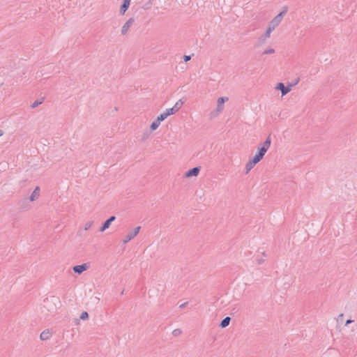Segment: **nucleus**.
<instances>
[{
	"label": "nucleus",
	"mask_w": 357,
	"mask_h": 357,
	"mask_svg": "<svg viewBox=\"0 0 357 357\" xmlns=\"http://www.w3.org/2000/svg\"><path fill=\"white\" fill-rule=\"evenodd\" d=\"M56 303H60L58 298L55 296L47 298L44 300L43 307L47 310L50 313H54L57 309Z\"/></svg>",
	"instance_id": "nucleus-1"
},
{
	"label": "nucleus",
	"mask_w": 357,
	"mask_h": 357,
	"mask_svg": "<svg viewBox=\"0 0 357 357\" xmlns=\"http://www.w3.org/2000/svg\"><path fill=\"white\" fill-rule=\"evenodd\" d=\"M288 11V7L284 6L282 7V11L278 14L269 23L268 26L273 30L277 27L283 19V17Z\"/></svg>",
	"instance_id": "nucleus-2"
},
{
	"label": "nucleus",
	"mask_w": 357,
	"mask_h": 357,
	"mask_svg": "<svg viewBox=\"0 0 357 357\" xmlns=\"http://www.w3.org/2000/svg\"><path fill=\"white\" fill-rule=\"evenodd\" d=\"M271 143V139L270 135L267 137L266 140L262 143L260 144L257 149V152L260 156L264 158V155L266 154V151L269 149Z\"/></svg>",
	"instance_id": "nucleus-3"
},
{
	"label": "nucleus",
	"mask_w": 357,
	"mask_h": 357,
	"mask_svg": "<svg viewBox=\"0 0 357 357\" xmlns=\"http://www.w3.org/2000/svg\"><path fill=\"white\" fill-rule=\"evenodd\" d=\"M141 229V227H137L130 232H128L123 238L122 241L124 244L127 243L130 241H131L132 238H134L139 232Z\"/></svg>",
	"instance_id": "nucleus-4"
},
{
	"label": "nucleus",
	"mask_w": 357,
	"mask_h": 357,
	"mask_svg": "<svg viewBox=\"0 0 357 357\" xmlns=\"http://www.w3.org/2000/svg\"><path fill=\"white\" fill-rule=\"evenodd\" d=\"M89 268V265L86 263H84L81 265L74 266L73 270L75 273L80 275L84 271H86Z\"/></svg>",
	"instance_id": "nucleus-5"
},
{
	"label": "nucleus",
	"mask_w": 357,
	"mask_h": 357,
	"mask_svg": "<svg viewBox=\"0 0 357 357\" xmlns=\"http://www.w3.org/2000/svg\"><path fill=\"white\" fill-rule=\"evenodd\" d=\"M275 89L281 91L282 96L287 94L291 89V86H289V84L287 86H284V84L282 82H279L277 84Z\"/></svg>",
	"instance_id": "nucleus-6"
},
{
	"label": "nucleus",
	"mask_w": 357,
	"mask_h": 357,
	"mask_svg": "<svg viewBox=\"0 0 357 357\" xmlns=\"http://www.w3.org/2000/svg\"><path fill=\"white\" fill-rule=\"evenodd\" d=\"M200 169H201V167H195L189 169L188 171H187L185 173V176L186 178H190L192 176H197L199 174Z\"/></svg>",
	"instance_id": "nucleus-7"
},
{
	"label": "nucleus",
	"mask_w": 357,
	"mask_h": 357,
	"mask_svg": "<svg viewBox=\"0 0 357 357\" xmlns=\"http://www.w3.org/2000/svg\"><path fill=\"white\" fill-rule=\"evenodd\" d=\"M229 98L226 96L220 97L218 99V104L216 110L218 112H221L224 109V104L227 102Z\"/></svg>",
	"instance_id": "nucleus-8"
},
{
	"label": "nucleus",
	"mask_w": 357,
	"mask_h": 357,
	"mask_svg": "<svg viewBox=\"0 0 357 357\" xmlns=\"http://www.w3.org/2000/svg\"><path fill=\"white\" fill-rule=\"evenodd\" d=\"M29 199L27 197L23 198L18 201L17 205L22 210H26L29 207Z\"/></svg>",
	"instance_id": "nucleus-9"
},
{
	"label": "nucleus",
	"mask_w": 357,
	"mask_h": 357,
	"mask_svg": "<svg viewBox=\"0 0 357 357\" xmlns=\"http://www.w3.org/2000/svg\"><path fill=\"white\" fill-rule=\"evenodd\" d=\"M134 21H135L134 18L131 17L124 24V25L123 26V27L121 29V34L122 35H126L128 33L129 29L133 24Z\"/></svg>",
	"instance_id": "nucleus-10"
},
{
	"label": "nucleus",
	"mask_w": 357,
	"mask_h": 357,
	"mask_svg": "<svg viewBox=\"0 0 357 357\" xmlns=\"http://www.w3.org/2000/svg\"><path fill=\"white\" fill-rule=\"evenodd\" d=\"M131 0H123V3L120 7L119 13L121 15H124L130 5Z\"/></svg>",
	"instance_id": "nucleus-11"
},
{
	"label": "nucleus",
	"mask_w": 357,
	"mask_h": 357,
	"mask_svg": "<svg viewBox=\"0 0 357 357\" xmlns=\"http://www.w3.org/2000/svg\"><path fill=\"white\" fill-rule=\"evenodd\" d=\"M154 0H148L145 3H144L143 5H140L139 6H138L137 8H136V10H138L139 9H143V10H149L152 7V5H153V2Z\"/></svg>",
	"instance_id": "nucleus-12"
},
{
	"label": "nucleus",
	"mask_w": 357,
	"mask_h": 357,
	"mask_svg": "<svg viewBox=\"0 0 357 357\" xmlns=\"http://www.w3.org/2000/svg\"><path fill=\"white\" fill-rule=\"evenodd\" d=\"M40 188L38 186H36V188L33 190L31 195L29 198V201L32 202V201H34L35 199H38V197L40 196Z\"/></svg>",
	"instance_id": "nucleus-13"
},
{
	"label": "nucleus",
	"mask_w": 357,
	"mask_h": 357,
	"mask_svg": "<svg viewBox=\"0 0 357 357\" xmlns=\"http://www.w3.org/2000/svg\"><path fill=\"white\" fill-rule=\"evenodd\" d=\"M230 321H231V318L229 317H226L221 321V322L220 324V326L222 328H226L227 326H228L229 325Z\"/></svg>",
	"instance_id": "nucleus-14"
},
{
	"label": "nucleus",
	"mask_w": 357,
	"mask_h": 357,
	"mask_svg": "<svg viewBox=\"0 0 357 357\" xmlns=\"http://www.w3.org/2000/svg\"><path fill=\"white\" fill-rule=\"evenodd\" d=\"M50 334L49 329H46L40 333V337L42 340H47L50 338Z\"/></svg>",
	"instance_id": "nucleus-15"
},
{
	"label": "nucleus",
	"mask_w": 357,
	"mask_h": 357,
	"mask_svg": "<svg viewBox=\"0 0 357 357\" xmlns=\"http://www.w3.org/2000/svg\"><path fill=\"white\" fill-rule=\"evenodd\" d=\"M111 222L109 221H108V220H106L102 224V226L100 227L99 231L100 232H103L104 231H105L107 229H108L109 227V226L111 225Z\"/></svg>",
	"instance_id": "nucleus-16"
},
{
	"label": "nucleus",
	"mask_w": 357,
	"mask_h": 357,
	"mask_svg": "<svg viewBox=\"0 0 357 357\" xmlns=\"http://www.w3.org/2000/svg\"><path fill=\"white\" fill-rule=\"evenodd\" d=\"M183 105V102L182 101V100H179L175 103V105L172 107L174 108V109H175L176 112H177L181 109Z\"/></svg>",
	"instance_id": "nucleus-17"
},
{
	"label": "nucleus",
	"mask_w": 357,
	"mask_h": 357,
	"mask_svg": "<svg viewBox=\"0 0 357 357\" xmlns=\"http://www.w3.org/2000/svg\"><path fill=\"white\" fill-rule=\"evenodd\" d=\"M160 123L158 120H155L153 122L151 123L150 128L151 130H155L160 126Z\"/></svg>",
	"instance_id": "nucleus-18"
},
{
	"label": "nucleus",
	"mask_w": 357,
	"mask_h": 357,
	"mask_svg": "<svg viewBox=\"0 0 357 357\" xmlns=\"http://www.w3.org/2000/svg\"><path fill=\"white\" fill-rule=\"evenodd\" d=\"M255 165H253L250 160L245 165V174H248Z\"/></svg>",
	"instance_id": "nucleus-19"
},
{
	"label": "nucleus",
	"mask_w": 357,
	"mask_h": 357,
	"mask_svg": "<svg viewBox=\"0 0 357 357\" xmlns=\"http://www.w3.org/2000/svg\"><path fill=\"white\" fill-rule=\"evenodd\" d=\"M145 0H133V6L132 9H136L138 6H139Z\"/></svg>",
	"instance_id": "nucleus-20"
},
{
	"label": "nucleus",
	"mask_w": 357,
	"mask_h": 357,
	"mask_svg": "<svg viewBox=\"0 0 357 357\" xmlns=\"http://www.w3.org/2000/svg\"><path fill=\"white\" fill-rule=\"evenodd\" d=\"M273 31V29H271V27H269V26H268V28H267V29H266V31L265 33L264 34V39H266V38H269V37H270V35H271V33Z\"/></svg>",
	"instance_id": "nucleus-21"
},
{
	"label": "nucleus",
	"mask_w": 357,
	"mask_h": 357,
	"mask_svg": "<svg viewBox=\"0 0 357 357\" xmlns=\"http://www.w3.org/2000/svg\"><path fill=\"white\" fill-rule=\"evenodd\" d=\"M167 118V116L165 113V112L162 114H160L156 119V120L159 121L160 123L163 121L165 119Z\"/></svg>",
	"instance_id": "nucleus-22"
},
{
	"label": "nucleus",
	"mask_w": 357,
	"mask_h": 357,
	"mask_svg": "<svg viewBox=\"0 0 357 357\" xmlns=\"http://www.w3.org/2000/svg\"><path fill=\"white\" fill-rule=\"evenodd\" d=\"M165 113L166 114V115L167 116V117L170 115H172L176 113V111L175 109H174L173 107L172 108H169V109H167L165 111Z\"/></svg>",
	"instance_id": "nucleus-23"
},
{
	"label": "nucleus",
	"mask_w": 357,
	"mask_h": 357,
	"mask_svg": "<svg viewBox=\"0 0 357 357\" xmlns=\"http://www.w3.org/2000/svg\"><path fill=\"white\" fill-rule=\"evenodd\" d=\"M43 102V98H42L41 100H36V101H34L32 105H31V107L32 108H36V107H38V105H40V104H42Z\"/></svg>",
	"instance_id": "nucleus-24"
},
{
	"label": "nucleus",
	"mask_w": 357,
	"mask_h": 357,
	"mask_svg": "<svg viewBox=\"0 0 357 357\" xmlns=\"http://www.w3.org/2000/svg\"><path fill=\"white\" fill-rule=\"evenodd\" d=\"M181 333H182V331H181L180 328L174 329V330L172 331V335H173V336H174V337L179 336Z\"/></svg>",
	"instance_id": "nucleus-25"
},
{
	"label": "nucleus",
	"mask_w": 357,
	"mask_h": 357,
	"mask_svg": "<svg viewBox=\"0 0 357 357\" xmlns=\"http://www.w3.org/2000/svg\"><path fill=\"white\" fill-rule=\"evenodd\" d=\"M299 81H300V78L297 77L294 81H292L291 83H289L288 84L289 86H291V89L293 86L296 85L299 82Z\"/></svg>",
	"instance_id": "nucleus-26"
},
{
	"label": "nucleus",
	"mask_w": 357,
	"mask_h": 357,
	"mask_svg": "<svg viewBox=\"0 0 357 357\" xmlns=\"http://www.w3.org/2000/svg\"><path fill=\"white\" fill-rule=\"evenodd\" d=\"M275 52V50L273 49V48H269L266 50H265L264 52H263V54H273Z\"/></svg>",
	"instance_id": "nucleus-27"
},
{
	"label": "nucleus",
	"mask_w": 357,
	"mask_h": 357,
	"mask_svg": "<svg viewBox=\"0 0 357 357\" xmlns=\"http://www.w3.org/2000/svg\"><path fill=\"white\" fill-rule=\"evenodd\" d=\"M89 318V314L86 312H83L81 314L80 319L82 320H85Z\"/></svg>",
	"instance_id": "nucleus-28"
},
{
	"label": "nucleus",
	"mask_w": 357,
	"mask_h": 357,
	"mask_svg": "<svg viewBox=\"0 0 357 357\" xmlns=\"http://www.w3.org/2000/svg\"><path fill=\"white\" fill-rule=\"evenodd\" d=\"M93 222H87L84 225V229L88 230L91 228Z\"/></svg>",
	"instance_id": "nucleus-29"
},
{
	"label": "nucleus",
	"mask_w": 357,
	"mask_h": 357,
	"mask_svg": "<svg viewBox=\"0 0 357 357\" xmlns=\"http://www.w3.org/2000/svg\"><path fill=\"white\" fill-rule=\"evenodd\" d=\"M253 158H255L256 160H257L259 162L263 159V158L261 156H260L258 153H256Z\"/></svg>",
	"instance_id": "nucleus-30"
},
{
	"label": "nucleus",
	"mask_w": 357,
	"mask_h": 357,
	"mask_svg": "<svg viewBox=\"0 0 357 357\" xmlns=\"http://www.w3.org/2000/svg\"><path fill=\"white\" fill-rule=\"evenodd\" d=\"M190 59H191V56L190 55H185L183 56V60H184L185 62H188Z\"/></svg>",
	"instance_id": "nucleus-31"
},
{
	"label": "nucleus",
	"mask_w": 357,
	"mask_h": 357,
	"mask_svg": "<svg viewBox=\"0 0 357 357\" xmlns=\"http://www.w3.org/2000/svg\"><path fill=\"white\" fill-rule=\"evenodd\" d=\"M108 221H109L111 223L114 222L116 220V216L112 215L108 219Z\"/></svg>",
	"instance_id": "nucleus-32"
},
{
	"label": "nucleus",
	"mask_w": 357,
	"mask_h": 357,
	"mask_svg": "<svg viewBox=\"0 0 357 357\" xmlns=\"http://www.w3.org/2000/svg\"><path fill=\"white\" fill-rule=\"evenodd\" d=\"M253 165H256L257 163L259 162V161L256 160L255 158H252V159H250L249 160Z\"/></svg>",
	"instance_id": "nucleus-33"
},
{
	"label": "nucleus",
	"mask_w": 357,
	"mask_h": 357,
	"mask_svg": "<svg viewBox=\"0 0 357 357\" xmlns=\"http://www.w3.org/2000/svg\"><path fill=\"white\" fill-rule=\"evenodd\" d=\"M354 321L353 319H347L345 323V326H348L349 324L353 323Z\"/></svg>",
	"instance_id": "nucleus-34"
},
{
	"label": "nucleus",
	"mask_w": 357,
	"mask_h": 357,
	"mask_svg": "<svg viewBox=\"0 0 357 357\" xmlns=\"http://www.w3.org/2000/svg\"><path fill=\"white\" fill-rule=\"evenodd\" d=\"M257 261L258 264H261L264 261V259H258L257 260Z\"/></svg>",
	"instance_id": "nucleus-35"
},
{
	"label": "nucleus",
	"mask_w": 357,
	"mask_h": 357,
	"mask_svg": "<svg viewBox=\"0 0 357 357\" xmlns=\"http://www.w3.org/2000/svg\"><path fill=\"white\" fill-rule=\"evenodd\" d=\"M188 304V303L185 302V303H182L179 307L181 308H183V307H185V306H187Z\"/></svg>",
	"instance_id": "nucleus-36"
},
{
	"label": "nucleus",
	"mask_w": 357,
	"mask_h": 357,
	"mask_svg": "<svg viewBox=\"0 0 357 357\" xmlns=\"http://www.w3.org/2000/svg\"><path fill=\"white\" fill-rule=\"evenodd\" d=\"M265 40H266V39H264V35L259 38V40H260L261 43H264V42L265 41Z\"/></svg>",
	"instance_id": "nucleus-37"
},
{
	"label": "nucleus",
	"mask_w": 357,
	"mask_h": 357,
	"mask_svg": "<svg viewBox=\"0 0 357 357\" xmlns=\"http://www.w3.org/2000/svg\"><path fill=\"white\" fill-rule=\"evenodd\" d=\"M265 40H266V39H264V35L259 38V40H260L261 43H264V42L265 41Z\"/></svg>",
	"instance_id": "nucleus-38"
},
{
	"label": "nucleus",
	"mask_w": 357,
	"mask_h": 357,
	"mask_svg": "<svg viewBox=\"0 0 357 357\" xmlns=\"http://www.w3.org/2000/svg\"><path fill=\"white\" fill-rule=\"evenodd\" d=\"M343 317V314H340L339 316H338V318H337V320L339 319H342Z\"/></svg>",
	"instance_id": "nucleus-39"
},
{
	"label": "nucleus",
	"mask_w": 357,
	"mask_h": 357,
	"mask_svg": "<svg viewBox=\"0 0 357 357\" xmlns=\"http://www.w3.org/2000/svg\"><path fill=\"white\" fill-rule=\"evenodd\" d=\"M3 134V132L1 130H0V137L2 136Z\"/></svg>",
	"instance_id": "nucleus-40"
},
{
	"label": "nucleus",
	"mask_w": 357,
	"mask_h": 357,
	"mask_svg": "<svg viewBox=\"0 0 357 357\" xmlns=\"http://www.w3.org/2000/svg\"><path fill=\"white\" fill-rule=\"evenodd\" d=\"M262 255H263V256H266V252H262Z\"/></svg>",
	"instance_id": "nucleus-41"
}]
</instances>
